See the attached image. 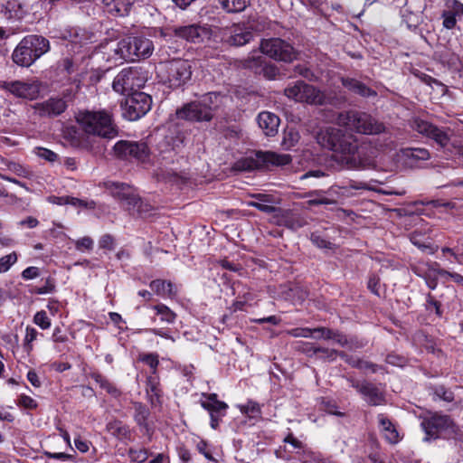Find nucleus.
<instances>
[{
	"label": "nucleus",
	"mask_w": 463,
	"mask_h": 463,
	"mask_svg": "<svg viewBox=\"0 0 463 463\" xmlns=\"http://www.w3.org/2000/svg\"><path fill=\"white\" fill-rule=\"evenodd\" d=\"M412 130L431 139L439 148L452 152L454 144L451 141L452 131L449 128H439L436 125L415 117L410 120Z\"/></svg>",
	"instance_id": "0eeeda50"
},
{
	"label": "nucleus",
	"mask_w": 463,
	"mask_h": 463,
	"mask_svg": "<svg viewBox=\"0 0 463 463\" xmlns=\"http://www.w3.org/2000/svg\"><path fill=\"white\" fill-rule=\"evenodd\" d=\"M146 77L141 67L134 66L122 69L114 78L112 89L121 95H130L136 88L144 86Z\"/></svg>",
	"instance_id": "1a4fd4ad"
},
{
	"label": "nucleus",
	"mask_w": 463,
	"mask_h": 463,
	"mask_svg": "<svg viewBox=\"0 0 463 463\" xmlns=\"http://www.w3.org/2000/svg\"><path fill=\"white\" fill-rule=\"evenodd\" d=\"M25 332L24 348L27 354H30L33 349L32 343L36 340L39 333L35 328L29 326L26 327Z\"/></svg>",
	"instance_id": "49530a36"
},
{
	"label": "nucleus",
	"mask_w": 463,
	"mask_h": 463,
	"mask_svg": "<svg viewBox=\"0 0 463 463\" xmlns=\"http://www.w3.org/2000/svg\"><path fill=\"white\" fill-rule=\"evenodd\" d=\"M298 141V134L297 132L289 131L288 133L285 134L282 145L288 149L291 146H295V144H297Z\"/></svg>",
	"instance_id": "0e129e2a"
},
{
	"label": "nucleus",
	"mask_w": 463,
	"mask_h": 463,
	"mask_svg": "<svg viewBox=\"0 0 463 463\" xmlns=\"http://www.w3.org/2000/svg\"><path fill=\"white\" fill-rule=\"evenodd\" d=\"M18 255L15 251H13L5 256L0 258V273H5L10 269V268L16 263Z\"/></svg>",
	"instance_id": "a18cd8bd"
},
{
	"label": "nucleus",
	"mask_w": 463,
	"mask_h": 463,
	"mask_svg": "<svg viewBox=\"0 0 463 463\" xmlns=\"http://www.w3.org/2000/svg\"><path fill=\"white\" fill-rule=\"evenodd\" d=\"M170 30L175 37L194 43L202 42L207 34L206 28L196 24L174 26Z\"/></svg>",
	"instance_id": "aec40b11"
},
{
	"label": "nucleus",
	"mask_w": 463,
	"mask_h": 463,
	"mask_svg": "<svg viewBox=\"0 0 463 463\" xmlns=\"http://www.w3.org/2000/svg\"><path fill=\"white\" fill-rule=\"evenodd\" d=\"M411 242L415 245L421 251H426L430 254H434L439 247L431 244L430 241H426L424 234L420 232L414 231L409 235Z\"/></svg>",
	"instance_id": "2f4dec72"
},
{
	"label": "nucleus",
	"mask_w": 463,
	"mask_h": 463,
	"mask_svg": "<svg viewBox=\"0 0 463 463\" xmlns=\"http://www.w3.org/2000/svg\"><path fill=\"white\" fill-rule=\"evenodd\" d=\"M99 246L100 249L112 250L115 249V239L110 234H104L99 240Z\"/></svg>",
	"instance_id": "680f3d73"
},
{
	"label": "nucleus",
	"mask_w": 463,
	"mask_h": 463,
	"mask_svg": "<svg viewBox=\"0 0 463 463\" xmlns=\"http://www.w3.org/2000/svg\"><path fill=\"white\" fill-rule=\"evenodd\" d=\"M420 426L427 435L425 439H437L440 433L445 431L454 432L456 428L449 416L439 413H433L424 418Z\"/></svg>",
	"instance_id": "dca6fc26"
},
{
	"label": "nucleus",
	"mask_w": 463,
	"mask_h": 463,
	"mask_svg": "<svg viewBox=\"0 0 463 463\" xmlns=\"http://www.w3.org/2000/svg\"><path fill=\"white\" fill-rule=\"evenodd\" d=\"M428 275H430V277L433 279L435 283V288L438 285L439 277L448 278L449 275H450V271L441 269L440 265L436 261L428 262Z\"/></svg>",
	"instance_id": "a19ab883"
},
{
	"label": "nucleus",
	"mask_w": 463,
	"mask_h": 463,
	"mask_svg": "<svg viewBox=\"0 0 463 463\" xmlns=\"http://www.w3.org/2000/svg\"><path fill=\"white\" fill-rule=\"evenodd\" d=\"M275 216L280 217V220L278 221L279 224L285 225L291 230L299 229L304 225V222L298 216L289 212L277 213Z\"/></svg>",
	"instance_id": "f704fd0d"
},
{
	"label": "nucleus",
	"mask_w": 463,
	"mask_h": 463,
	"mask_svg": "<svg viewBox=\"0 0 463 463\" xmlns=\"http://www.w3.org/2000/svg\"><path fill=\"white\" fill-rule=\"evenodd\" d=\"M426 308L429 311L434 310L439 317L442 316L441 304L437 301L431 294L427 295Z\"/></svg>",
	"instance_id": "13d9d810"
},
{
	"label": "nucleus",
	"mask_w": 463,
	"mask_h": 463,
	"mask_svg": "<svg viewBox=\"0 0 463 463\" xmlns=\"http://www.w3.org/2000/svg\"><path fill=\"white\" fill-rule=\"evenodd\" d=\"M74 243L76 250L79 251L91 250L94 246L93 240L89 236L82 237L75 241Z\"/></svg>",
	"instance_id": "bf43d9fd"
},
{
	"label": "nucleus",
	"mask_w": 463,
	"mask_h": 463,
	"mask_svg": "<svg viewBox=\"0 0 463 463\" xmlns=\"http://www.w3.org/2000/svg\"><path fill=\"white\" fill-rule=\"evenodd\" d=\"M335 193V188L331 187L327 192H324L321 190H316L309 193V197H311L307 203L309 206H317V205H328V204H336V200L328 196H326V194H332Z\"/></svg>",
	"instance_id": "c756f323"
},
{
	"label": "nucleus",
	"mask_w": 463,
	"mask_h": 463,
	"mask_svg": "<svg viewBox=\"0 0 463 463\" xmlns=\"http://www.w3.org/2000/svg\"><path fill=\"white\" fill-rule=\"evenodd\" d=\"M314 331L315 333H321V335L314 336L315 339L333 340L342 347L347 345V335L338 330L318 326L314 328Z\"/></svg>",
	"instance_id": "c85d7f7f"
},
{
	"label": "nucleus",
	"mask_w": 463,
	"mask_h": 463,
	"mask_svg": "<svg viewBox=\"0 0 463 463\" xmlns=\"http://www.w3.org/2000/svg\"><path fill=\"white\" fill-rule=\"evenodd\" d=\"M260 48L263 54L278 61L289 63L298 55L293 45L281 38L263 39Z\"/></svg>",
	"instance_id": "9b49d317"
},
{
	"label": "nucleus",
	"mask_w": 463,
	"mask_h": 463,
	"mask_svg": "<svg viewBox=\"0 0 463 463\" xmlns=\"http://www.w3.org/2000/svg\"><path fill=\"white\" fill-rule=\"evenodd\" d=\"M411 269L417 276L423 278L426 281L427 286L430 289H435V283L433 279L428 275V262L423 260H419L416 262H412L410 264Z\"/></svg>",
	"instance_id": "c9c22d12"
},
{
	"label": "nucleus",
	"mask_w": 463,
	"mask_h": 463,
	"mask_svg": "<svg viewBox=\"0 0 463 463\" xmlns=\"http://www.w3.org/2000/svg\"><path fill=\"white\" fill-rule=\"evenodd\" d=\"M317 357L328 361H335L336 356H339V352L335 349H329L322 346H318L317 349Z\"/></svg>",
	"instance_id": "603ef678"
},
{
	"label": "nucleus",
	"mask_w": 463,
	"mask_h": 463,
	"mask_svg": "<svg viewBox=\"0 0 463 463\" xmlns=\"http://www.w3.org/2000/svg\"><path fill=\"white\" fill-rule=\"evenodd\" d=\"M284 93L289 99L311 105L331 104L332 99L325 92L302 80H298L293 85H288L285 89Z\"/></svg>",
	"instance_id": "6e6552de"
},
{
	"label": "nucleus",
	"mask_w": 463,
	"mask_h": 463,
	"mask_svg": "<svg viewBox=\"0 0 463 463\" xmlns=\"http://www.w3.org/2000/svg\"><path fill=\"white\" fill-rule=\"evenodd\" d=\"M193 62L189 60L173 59L164 63L165 81L172 89H178L187 84L193 74Z\"/></svg>",
	"instance_id": "9d476101"
},
{
	"label": "nucleus",
	"mask_w": 463,
	"mask_h": 463,
	"mask_svg": "<svg viewBox=\"0 0 463 463\" xmlns=\"http://www.w3.org/2000/svg\"><path fill=\"white\" fill-rule=\"evenodd\" d=\"M132 0H103V4L109 7L110 12H115L119 15H124L128 12Z\"/></svg>",
	"instance_id": "58836bf2"
},
{
	"label": "nucleus",
	"mask_w": 463,
	"mask_h": 463,
	"mask_svg": "<svg viewBox=\"0 0 463 463\" xmlns=\"http://www.w3.org/2000/svg\"><path fill=\"white\" fill-rule=\"evenodd\" d=\"M106 430L115 438L123 440L130 438L129 427L121 420H113L107 423Z\"/></svg>",
	"instance_id": "7c9ffc66"
},
{
	"label": "nucleus",
	"mask_w": 463,
	"mask_h": 463,
	"mask_svg": "<svg viewBox=\"0 0 463 463\" xmlns=\"http://www.w3.org/2000/svg\"><path fill=\"white\" fill-rule=\"evenodd\" d=\"M146 392L151 404L154 406L160 402L162 392L159 388L158 378L155 375H150L146 379Z\"/></svg>",
	"instance_id": "72a5a7b5"
},
{
	"label": "nucleus",
	"mask_w": 463,
	"mask_h": 463,
	"mask_svg": "<svg viewBox=\"0 0 463 463\" xmlns=\"http://www.w3.org/2000/svg\"><path fill=\"white\" fill-rule=\"evenodd\" d=\"M116 156L119 159L146 162L150 155V150L146 142L119 140L113 146Z\"/></svg>",
	"instance_id": "4468645a"
},
{
	"label": "nucleus",
	"mask_w": 463,
	"mask_h": 463,
	"mask_svg": "<svg viewBox=\"0 0 463 463\" xmlns=\"http://www.w3.org/2000/svg\"><path fill=\"white\" fill-rule=\"evenodd\" d=\"M239 408L241 412L249 418L256 419L261 415L260 405L250 400L245 404L240 405Z\"/></svg>",
	"instance_id": "ea45409f"
},
{
	"label": "nucleus",
	"mask_w": 463,
	"mask_h": 463,
	"mask_svg": "<svg viewBox=\"0 0 463 463\" xmlns=\"http://www.w3.org/2000/svg\"><path fill=\"white\" fill-rule=\"evenodd\" d=\"M446 9L442 11L443 26L448 29H453L457 24L456 16L463 15V4L457 0H447Z\"/></svg>",
	"instance_id": "5701e85b"
},
{
	"label": "nucleus",
	"mask_w": 463,
	"mask_h": 463,
	"mask_svg": "<svg viewBox=\"0 0 463 463\" xmlns=\"http://www.w3.org/2000/svg\"><path fill=\"white\" fill-rule=\"evenodd\" d=\"M198 451L203 454L208 460L215 461L212 452L208 449V444L204 440L198 442L196 446Z\"/></svg>",
	"instance_id": "774afa93"
},
{
	"label": "nucleus",
	"mask_w": 463,
	"mask_h": 463,
	"mask_svg": "<svg viewBox=\"0 0 463 463\" xmlns=\"http://www.w3.org/2000/svg\"><path fill=\"white\" fill-rule=\"evenodd\" d=\"M317 142L334 152L335 159L347 169H360L372 164L368 147L360 145L357 138L334 127L321 128L316 135Z\"/></svg>",
	"instance_id": "f257e3e1"
},
{
	"label": "nucleus",
	"mask_w": 463,
	"mask_h": 463,
	"mask_svg": "<svg viewBox=\"0 0 463 463\" xmlns=\"http://www.w3.org/2000/svg\"><path fill=\"white\" fill-rule=\"evenodd\" d=\"M50 50L49 41L35 34L24 37L13 52L14 62L22 67L31 66Z\"/></svg>",
	"instance_id": "7ed1b4c3"
},
{
	"label": "nucleus",
	"mask_w": 463,
	"mask_h": 463,
	"mask_svg": "<svg viewBox=\"0 0 463 463\" xmlns=\"http://www.w3.org/2000/svg\"><path fill=\"white\" fill-rule=\"evenodd\" d=\"M406 156L415 160H428L430 158V152L425 148L414 147L406 150Z\"/></svg>",
	"instance_id": "8fccbe9b"
},
{
	"label": "nucleus",
	"mask_w": 463,
	"mask_h": 463,
	"mask_svg": "<svg viewBox=\"0 0 463 463\" xmlns=\"http://www.w3.org/2000/svg\"><path fill=\"white\" fill-rule=\"evenodd\" d=\"M312 333H315L314 328L308 327H297L287 331V334L293 337H305L308 338L312 336Z\"/></svg>",
	"instance_id": "052dcab7"
},
{
	"label": "nucleus",
	"mask_w": 463,
	"mask_h": 463,
	"mask_svg": "<svg viewBox=\"0 0 463 463\" xmlns=\"http://www.w3.org/2000/svg\"><path fill=\"white\" fill-rule=\"evenodd\" d=\"M156 311V315L160 316V320L168 324H173L175 321L176 314L172 311L167 306L158 304L153 307Z\"/></svg>",
	"instance_id": "79ce46f5"
},
{
	"label": "nucleus",
	"mask_w": 463,
	"mask_h": 463,
	"mask_svg": "<svg viewBox=\"0 0 463 463\" xmlns=\"http://www.w3.org/2000/svg\"><path fill=\"white\" fill-rule=\"evenodd\" d=\"M139 361L148 365L152 372V374L156 373L157 367L159 365L158 354L155 353L142 354L139 355Z\"/></svg>",
	"instance_id": "c03bdc74"
},
{
	"label": "nucleus",
	"mask_w": 463,
	"mask_h": 463,
	"mask_svg": "<svg viewBox=\"0 0 463 463\" xmlns=\"http://www.w3.org/2000/svg\"><path fill=\"white\" fill-rule=\"evenodd\" d=\"M150 288L158 296L175 298L177 294V287L171 281L165 279H154L149 284Z\"/></svg>",
	"instance_id": "cd10ccee"
},
{
	"label": "nucleus",
	"mask_w": 463,
	"mask_h": 463,
	"mask_svg": "<svg viewBox=\"0 0 463 463\" xmlns=\"http://www.w3.org/2000/svg\"><path fill=\"white\" fill-rule=\"evenodd\" d=\"M258 124L266 136L273 137L278 132L279 118L274 113L263 111L258 116Z\"/></svg>",
	"instance_id": "393cba45"
},
{
	"label": "nucleus",
	"mask_w": 463,
	"mask_h": 463,
	"mask_svg": "<svg viewBox=\"0 0 463 463\" xmlns=\"http://www.w3.org/2000/svg\"><path fill=\"white\" fill-rule=\"evenodd\" d=\"M298 349L308 357L317 356L318 352L317 351V349H318V346L308 342H299Z\"/></svg>",
	"instance_id": "4d7b16f0"
},
{
	"label": "nucleus",
	"mask_w": 463,
	"mask_h": 463,
	"mask_svg": "<svg viewBox=\"0 0 463 463\" xmlns=\"http://www.w3.org/2000/svg\"><path fill=\"white\" fill-rule=\"evenodd\" d=\"M33 323L43 330L49 329L52 325L51 319L44 310H41L35 313L33 316Z\"/></svg>",
	"instance_id": "09e8293b"
},
{
	"label": "nucleus",
	"mask_w": 463,
	"mask_h": 463,
	"mask_svg": "<svg viewBox=\"0 0 463 463\" xmlns=\"http://www.w3.org/2000/svg\"><path fill=\"white\" fill-rule=\"evenodd\" d=\"M250 196L256 199V201L248 202V206L254 207L259 211L266 213H281V209L273 205L275 200L272 195L266 194H253Z\"/></svg>",
	"instance_id": "b1692460"
},
{
	"label": "nucleus",
	"mask_w": 463,
	"mask_h": 463,
	"mask_svg": "<svg viewBox=\"0 0 463 463\" xmlns=\"http://www.w3.org/2000/svg\"><path fill=\"white\" fill-rule=\"evenodd\" d=\"M77 121L87 134L104 138H113L118 135L112 115L106 110L80 112Z\"/></svg>",
	"instance_id": "f03ea898"
},
{
	"label": "nucleus",
	"mask_w": 463,
	"mask_h": 463,
	"mask_svg": "<svg viewBox=\"0 0 463 463\" xmlns=\"http://www.w3.org/2000/svg\"><path fill=\"white\" fill-rule=\"evenodd\" d=\"M38 156L49 162H54V161H56V159L58 157L56 153H54L53 151H52L50 149L43 148V147L39 148Z\"/></svg>",
	"instance_id": "338daca9"
},
{
	"label": "nucleus",
	"mask_w": 463,
	"mask_h": 463,
	"mask_svg": "<svg viewBox=\"0 0 463 463\" xmlns=\"http://www.w3.org/2000/svg\"><path fill=\"white\" fill-rule=\"evenodd\" d=\"M310 240L314 245L320 249H332L333 243L326 241L322 235L318 232L311 233Z\"/></svg>",
	"instance_id": "6e6d98bb"
},
{
	"label": "nucleus",
	"mask_w": 463,
	"mask_h": 463,
	"mask_svg": "<svg viewBox=\"0 0 463 463\" xmlns=\"http://www.w3.org/2000/svg\"><path fill=\"white\" fill-rule=\"evenodd\" d=\"M91 37L90 33L80 27H68L61 32V38L69 42L73 52L88 44Z\"/></svg>",
	"instance_id": "412c9836"
},
{
	"label": "nucleus",
	"mask_w": 463,
	"mask_h": 463,
	"mask_svg": "<svg viewBox=\"0 0 463 463\" xmlns=\"http://www.w3.org/2000/svg\"><path fill=\"white\" fill-rule=\"evenodd\" d=\"M59 200L62 201V203H69L75 207H84V208H90V209L95 208V203L93 201L87 202V201L80 200L79 198L70 197V196L61 197V198H59ZM60 203H61V202H60Z\"/></svg>",
	"instance_id": "de8ad7c7"
},
{
	"label": "nucleus",
	"mask_w": 463,
	"mask_h": 463,
	"mask_svg": "<svg viewBox=\"0 0 463 463\" xmlns=\"http://www.w3.org/2000/svg\"><path fill=\"white\" fill-rule=\"evenodd\" d=\"M339 357L342 358L346 364H348L352 367L357 368V369L360 368L362 359H360L356 356L349 355L343 351L339 352Z\"/></svg>",
	"instance_id": "e2e57ef3"
},
{
	"label": "nucleus",
	"mask_w": 463,
	"mask_h": 463,
	"mask_svg": "<svg viewBox=\"0 0 463 463\" xmlns=\"http://www.w3.org/2000/svg\"><path fill=\"white\" fill-rule=\"evenodd\" d=\"M434 395L438 397L439 399H441L445 402H452L454 400V394L453 392L444 387L443 385H439L435 387L434 389Z\"/></svg>",
	"instance_id": "864d4df0"
},
{
	"label": "nucleus",
	"mask_w": 463,
	"mask_h": 463,
	"mask_svg": "<svg viewBox=\"0 0 463 463\" xmlns=\"http://www.w3.org/2000/svg\"><path fill=\"white\" fill-rule=\"evenodd\" d=\"M291 156L288 154H279L271 151H258L253 156L241 161L243 170L251 171L255 169L268 168L270 165L283 166L290 164Z\"/></svg>",
	"instance_id": "f8f14e48"
},
{
	"label": "nucleus",
	"mask_w": 463,
	"mask_h": 463,
	"mask_svg": "<svg viewBox=\"0 0 463 463\" xmlns=\"http://www.w3.org/2000/svg\"><path fill=\"white\" fill-rule=\"evenodd\" d=\"M351 386L354 388L364 399V401L372 405H380L384 401L383 392L373 383L364 381L359 382L354 379H348Z\"/></svg>",
	"instance_id": "a211bd4d"
},
{
	"label": "nucleus",
	"mask_w": 463,
	"mask_h": 463,
	"mask_svg": "<svg viewBox=\"0 0 463 463\" xmlns=\"http://www.w3.org/2000/svg\"><path fill=\"white\" fill-rule=\"evenodd\" d=\"M121 107L125 118L131 121L137 120L151 109L152 98L145 92L134 91L127 96Z\"/></svg>",
	"instance_id": "ddd939ff"
},
{
	"label": "nucleus",
	"mask_w": 463,
	"mask_h": 463,
	"mask_svg": "<svg viewBox=\"0 0 463 463\" xmlns=\"http://www.w3.org/2000/svg\"><path fill=\"white\" fill-rule=\"evenodd\" d=\"M134 407V420L142 429L146 430L147 434L152 432V427L148 423V418L150 416L149 409L139 402H133Z\"/></svg>",
	"instance_id": "bb28decb"
},
{
	"label": "nucleus",
	"mask_w": 463,
	"mask_h": 463,
	"mask_svg": "<svg viewBox=\"0 0 463 463\" xmlns=\"http://www.w3.org/2000/svg\"><path fill=\"white\" fill-rule=\"evenodd\" d=\"M114 52L119 58L134 61L149 58L154 52V43L144 36H128L118 43Z\"/></svg>",
	"instance_id": "423d86ee"
},
{
	"label": "nucleus",
	"mask_w": 463,
	"mask_h": 463,
	"mask_svg": "<svg viewBox=\"0 0 463 463\" xmlns=\"http://www.w3.org/2000/svg\"><path fill=\"white\" fill-rule=\"evenodd\" d=\"M341 82L345 88H346L351 92L357 94L364 98L376 97L377 92L368 86H366L362 81L349 77L341 78Z\"/></svg>",
	"instance_id": "a878e982"
},
{
	"label": "nucleus",
	"mask_w": 463,
	"mask_h": 463,
	"mask_svg": "<svg viewBox=\"0 0 463 463\" xmlns=\"http://www.w3.org/2000/svg\"><path fill=\"white\" fill-rule=\"evenodd\" d=\"M252 33L249 31L241 32L233 34L231 37V43L236 46H242L250 42L252 39Z\"/></svg>",
	"instance_id": "3c124183"
},
{
	"label": "nucleus",
	"mask_w": 463,
	"mask_h": 463,
	"mask_svg": "<svg viewBox=\"0 0 463 463\" xmlns=\"http://www.w3.org/2000/svg\"><path fill=\"white\" fill-rule=\"evenodd\" d=\"M336 122L351 131L364 135H376L385 131V127L372 115L358 111L348 110L338 114Z\"/></svg>",
	"instance_id": "20e7f679"
},
{
	"label": "nucleus",
	"mask_w": 463,
	"mask_h": 463,
	"mask_svg": "<svg viewBox=\"0 0 463 463\" xmlns=\"http://www.w3.org/2000/svg\"><path fill=\"white\" fill-rule=\"evenodd\" d=\"M201 396L199 403L210 415V426L212 429L217 430L222 418L226 415L229 406L226 402L218 400L216 393L203 392Z\"/></svg>",
	"instance_id": "f3484780"
},
{
	"label": "nucleus",
	"mask_w": 463,
	"mask_h": 463,
	"mask_svg": "<svg viewBox=\"0 0 463 463\" xmlns=\"http://www.w3.org/2000/svg\"><path fill=\"white\" fill-rule=\"evenodd\" d=\"M110 194L120 203L126 200V197L128 195L131 187L123 183H112L108 186Z\"/></svg>",
	"instance_id": "4c0bfd02"
},
{
	"label": "nucleus",
	"mask_w": 463,
	"mask_h": 463,
	"mask_svg": "<svg viewBox=\"0 0 463 463\" xmlns=\"http://www.w3.org/2000/svg\"><path fill=\"white\" fill-rule=\"evenodd\" d=\"M227 13H241L250 5V0H218Z\"/></svg>",
	"instance_id": "e433bc0d"
},
{
	"label": "nucleus",
	"mask_w": 463,
	"mask_h": 463,
	"mask_svg": "<svg viewBox=\"0 0 463 463\" xmlns=\"http://www.w3.org/2000/svg\"><path fill=\"white\" fill-rule=\"evenodd\" d=\"M0 89L14 97L33 100L40 95L41 83L35 80H1Z\"/></svg>",
	"instance_id": "2eb2a0df"
},
{
	"label": "nucleus",
	"mask_w": 463,
	"mask_h": 463,
	"mask_svg": "<svg viewBox=\"0 0 463 463\" xmlns=\"http://www.w3.org/2000/svg\"><path fill=\"white\" fill-rule=\"evenodd\" d=\"M219 98L217 92H208L177 109L176 117L191 122H209L213 118L215 103Z\"/></svg>",
	"instance_id": "39448f33"
},
{
	"label": "nucleus",
	"mask_w": 463,
	"mask_h": 463,
	"mask_svg": "<svg viewBox=\"0 0 463 463\" xmlns=\"http://www.w3.org/2000/svg\"><path fill=\"white\" fill-rule=\"evenodd\" d=\"M377 421L379 431L388 443L395 445L400 442L402 437L395 423L386 414H378Z\"/></svg>",
	"instance_id": "4be33fe9"
},
{
	"label": "nucleus",
	"mask_w": 463,
	"mask_h": 463,
	"mask_svg": "<svg viewBox=\"0 0 463 463\" xmlns=\"http://www.w3.org/2000/svg\"><path fill=\"white\" fill-rule=\"evenodd\" d=\"M365 345L366 343L358 339L356 336H347V345L345 347L349 350H355L363 348Z\"/></svg>",
	"instance_id": "69168bd1"
},
{
	"label": "nucleus",
	"mask_w": 463,
	"mask_h": 463,
	"mask_svg": "<svg viewBox=\"0 0 463 463\" xmlns=\"http://www.w3.org/2000/svg\"><path fill=\"white\" fill-rule=\"evenodd\" d=\"M90 377L99 385L101 389L105 390L111 396L118 398L121 395L120 390L100 373L92 372L90 373Z\"/></svg>",
	"instance_id": "473e14b6"
},
{
	"label": "nucleus",
	"mask_w": 463,
	"mask_h": 463,
	"mask_svg": "<svg viewBox=\"0 0 463 463\" xmlns=\"http://www.w3.org/2000/svg\"><path fill=\"white\" fill-rule=\"evenodd\" d=\"M71 99V92L66 90L63 97H53L38 104V109L42 116L55 117L63 113L68 107V100Z\"/></svg>",
	"instance_id": "6ab92c4d"
},
{
	"label": "nucleus",
	"mask_w": 463,
	"mask_h": 463,
	"mask_svg": "<svg viewBox=\"0 0 463 463\" xmlns=\"http://www.w3.org/2000/svg\"><path fill=\"white\" fill-rule=\"evenodd\" d=\"M125 207L131 213H136L138 203H141V198L136 194L132 190L122 203Z\"/></svg>",
	"instance_id": "37998d69"
},
{
	"label": "nucleus",
	"mask_w": 463,
	"mask_h": 463,
	"mask_svg": "<svg viewBox=\"0 0 463 463\" xmlns=\"http://www.w3.org/2000/svg\"><path fill=\"white\" fill-rule=\"evenodd\" d=\"M17 405L24 409L35 410L38 402L28 395L21 394L17 400Z\"/></svg>",
	"instance_id": "5fc2aeb1"
}]
</instances>
